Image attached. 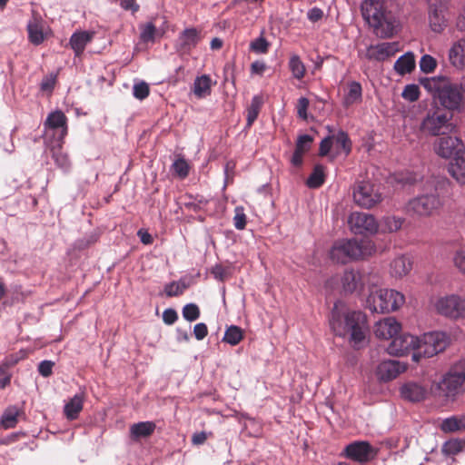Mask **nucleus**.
I'll list each match as a JSON object with an SVG mask.
<instances>
[{
    "instance_id": "14",
    "label": "nucleus",
    "mask_w": 465,
    "mask_h": 465,
    "mask_svg": "<svg viewBox=\"0 0 465 465\" xmlns=\"http://www.w3.org/2000/svg\"><path fill=\"white\" fill-rule=\"evenodd\" d=\"M348 223L351 232L355 234H374L378 232L379 228L374 216L365 213L355 212L351 213Z\"/></svg>"
},
{
    "instance_id": "51",
    "label": "nucleus",
    "mask_w": 465,
    "mask_h": 465,
    "mask_svg": "<svg viewBox=\"0 0 465 465\" xmlns=\"http://www.w3.org/2000/svg\"><path fill=\"white\" fill-rule=\"evenodd\" d=\"M185 285L180 286L176 282H172L164 286V292L168 297L179 296L183 293Z\"/></svg>"
},
{
    "instance_id": "7",
    "label": "nucleus",
    "mask_w": 465,
    "mask_h": 465,
    "mask_svg": "<svg viewBox=\"0 0 465 465\" xmlns=\"http://www.w3.org/2000/svg\"><path fill=\"white\" fill-rule=\"evenodd\" d=\"M449 344V338L442 331H431L418 337L416 351L412 353V360L419 361L420 358H430L442 352Z\"/></svg>"
},
{
    "instance_id": "9",
    "label": "nucleus",
    "mask_w": 465,
    "mask_h": 465,
    "mask_svg": "<svg viewBox=\"0 0 465 465\" xmlns=\"http://www.w3.org/2000/svg\"><path fill=\"white\" fill-rule=\"evenodd\" d=\"M353 199L357 205L371 209L382 201L380 188L370 182H360L353 189Z\"/></svg>"
},
{
    "instance_id": "21",
    "label": "nucleus",
    "mask_w": 465,
    "mask_h": 465,
    "mask_svg": "<svg viewBox=\"0 0 465 465\" xmlns=\"http://www.w3.org/2000/svg\"><path fill=\"white\" fill-rule=\"evenodd\" d=\"M45 127L58 134V140L63 141L67 134V117L62 111H54L49 114Z\"/></svg>"
},
{
    "instance_id": "61",
    "label": "nucleus",
    "mask_w": 465,
    "mask_h": 465,
    "mask_svg": "<svg viewBox=\"0 0 465 465\" xmlns=\"http://www.w3.org/2000/svg\"><path fill=\"white\" fill-rule=\"evenodd\" d=\"M455 266L462 272L465 273V251L457 252L454 256Z\"/></svg>"
},
{
    "instance_id": "19",
    "label": "nucleus",
    "mask_w": 465,
    "mask_h": 465,
    "mask_svg": "<svg viewBox=\"0 0 465 465\" xmlns=\"http://www.w3.org/2000/svg\"><path fill=\"white\" fill-rule=\"evenodd\" d=\"M201 31L195 27L186 28L180 33L177 50L183 54L190 53L201 41Z\"/></svg>"
},
{
    "instance_id": "32",
    "label": "nucleus",
    "mask_w": 465,
    "mask_h": 465,
    "mask_svg": "<svg viewBox=\"0 0 465 465\" xmlns=\"http://www.w3.org/2000/svg\"><path fill=\"white\" fill-rule=\"evenodd\" d=\"M84 394H75L65 405H64V415L68 420L77 419L80 411L84 406Z\"/></svg>"
},
{
    "instance_id": "13",
    "label": "nucleus",
    "mask_w": 465,
    "mask_h": 465,
    "mask_svg": "<svg viewBox=\"0 0 465 465\" xmlns=\"http://www.w3.org/2000/svg\"><path fill=\"white\" fill-rule=\"evenodd\" d=\"M434 143V151L441 158L456 157L463 153L465 146L458 136L450 134L440 135Z\"/></svg>"
},
{
    "instance_id": "45",
    "label": "nucleus",
    "mask_w": 465,
    "mask_h": 465,
    "mask_svg": "<svg viewBox=\"0 0 465 465\" xmlns=\"http://www.w3.org/2000/svg\"><path fill=\"white\" fill-rule=\"evenodd\" d=\"M174 173L181 179H184L189 174V164L183 158L177 159L172 165Z\"/></svg>"
},
{
    "instance_id": "48",
    "label": "nucleus",
    "mask_w": 465,
    "mask_h": 465,
    "mask_svg": "<svg viewBox=\"0 0 465 465\" xmlns=\"http://www.w3.org/2000/svg\"><path fill=\"white\" fill-rule=\"evenodd\" d=\"M269 45L268 41L263 36H261L251 42L250 49L256 54H266Z\"/></svg>"
},
{
    "instance_id": "44",
    "label": "nucleus",
    "mask_w": 465,
    "mask_h": 465,
    "mask_svg": "<svg viewBox=\"0 0 465 465\" xmlns=\"http://www.w3.org/2000/svg\"><path fill=\"white\" fill-rule=\"evenodd\" d=\"M312 143V136L309 134L300 135L296 141L295 151L304 154L311 149Z\"/></svg>"
},
{
    "instance_id": "33",
    "label": "nucleus",
    "mask_w": 465,
    "mask_h": 465,
    "mask_svg": "<svg viewBox=\"0 0 465 465\" xmlns=\"http://www.w3.org/2000/svg\"><path fill=\"white\" fill-rule=\"evenodd\" d=\"M414 68V54L410 52L400 56L394 64V70L401 75L411 73Z\"/></svg>"
},
{
    "instance_id": "53",
    "label": "nucleus",
    "mask_w": 465,
    "mask_h": 465,
    "mask_svg": "<svg viewBox=\"0 0 465 465\" xmlns=\"http://www.w3.org/2000/svg\"><path fill=\"white\" fill-rule=\"evenodd\" d=\"M462 450V442L458 440H449L443 446L447 454L455 455Z\"/></svg>"
},
{
    "instance_id": "1",
    "label": "nucleus",
    "mask_w": 465,
    "mask_h": 465,
    "mask_svg": "<svg viewBox=\"0 0 465 465\" xmlns=\"http://www.w3.org/2000/svg\"><path fill=\"white\" fill-rule=\"evenodd\" d=\"M330 325L332 331L340 337H349L351 346L361 349L366 343L369 331L367 317L360 311L341 312L337 303L331 312Z\"/></svg>"
},
{
    "instance_id": "5",
    "label": "nucleus",
    "mask_w": 465,
    "mask_h": 465,
    "mask_svg": "<svg viewBox=\"0 0 465 465\" xmlns=\"http://www.w3.org/2000/svg\"><path fill=\"white\" fill-rule=\"evenodd\" d=\"M405 302L404 295L392 289L372 291L367 297V308L372 312L388 313L400 309Z\"/></svg>"
},
{
    "instance_id": "36",
    "label": "nucleus",
    "mask_w": 465,
    "mask_h": 465,
    "mask_svg": "<svg viewBox=\"0 0 465 465\" xmlns=\"http://www.w3.org/2000/svg\"><path fill=\"white\" fill-rule=\"evenodd\" d=\"M288 68L296 80H302L306 74V67L298 54H292L288 62Z\"/></svg>"
},
{
    "instance_id": "62",
    "label": "nucleus",
    "mask_w": 465,
    "mask_h": 465,
    "mask_svg": "<svg viewBox=\"0 0 465 465\" xmlns=\"http://www.w3.org/2000/svg\"><path fill=\"white\" fill-rule=\"evenodd\" d=\"M208 436H212V432H209V433H206L205 431L195 432L192 436V443L193 445H202L206 441V440L208 439Z\"/></svg>"
},
{
    "instance_id": "20",
    "label": "nucleus",
    "mask_w": 465,
    "mask_h": 465,
    "mask_svg": "<svg viewBox=\"0 0 465 465\" xmlns=\"http://www.w3.org/2000/svg\"><path fill=\"white\" fill-rule=\"evenodd\" d=\"M401 325L395 318L388 317L376 323L374 333L380 339H393L401 331Z\"/></svg>"
},
{
    "instance_id": "63",
    "label": "nucleus",
    "mask_w": 465,
    "mask_h": 465,
    "mask_svg": "<svg viewBox=\"0 0 465 465\" xmlns=\"http://www.w3.org/2000/svg\"><path fill=\"white\" fill-rule=\"evenodd\" d=\"M323 16V11L319 7H313L309 10L307 17L310 21L315 23L321 20Z\"/></svg>"
},
{
    "instance_id": "55",
    "label": "nucleus",
    "mask_w": 465,
    "mask_h": 465,
    "mask_svg": "<svg viewBox=\"0 0 465 465\" xmlns=\"http://www.w3.org/2000/svg\"><path fill=\"white\" fill-rule=\"evenodd\" d=\"M386 227L390 232H396L401 229L403 221L401 218L387 217L385 219Z\"/></svg>"
},
{
    "instance_id": "22",
    "label": "nucleus",
    "mask_w": 465,
    "mask_h": 465,
    "mask_svg": "<svg viewBox=\"0 0 465 465\" xmlns=\"http://www.w3.org/2000/svg\"><path fill=\"white\" fill-rule=\"evenodd\" d=\"M406 365L399 361H384L378 366V374L382 381H391L404 372Z\"/></svg>"
},
{
    "instance_id": "4",
    "label": "nucleus",
    "mask_w": 465,
    "mask_h": 465,
    "mask_svg": "<svg viewBox=\"0 0 465 465\" xmlns=\"http://www.w3.org/2000/svg\"><path fill=\"white\" fill-rule=\"evenodd\" d=\"M375 252L371 240L355 239L336 241L330 250V258L337 263L345 264L351 261L364 259Z\"/></svg>"
},
{
    "instance_id": "34",
    "label": "nucleus",
    "mask_w": 465,
    "mask_h": 465,
    "mask_svg": "<svg viewBox=\"0 0 465 465\" xmlns=\"http://www.w3.org/2000/svg\"><path fill=\"white\" fill-rule=\"evenodd\" d=\"M212 79L208 74L196 77L193 83V94L198 98H203L211 94Z\"/></svg>"
},
{
    "instance_id": "38",
    "label": "nucleus",
    "mask_w": 465,
    "mask_h": 465,
    "mask_svg": "<svg viewBox=\"0 0 465 465\" xmlns=\"http://www.w3.org/2000/svg\"><path fill=\"white\" fill-rule=\"evenodd\" d=\"M325 182V167L322 164H316L312 173L307 179L306 184L309 188H319Z\"/></svg>"
},
{
    "instance_id": "37",
    "label": "nucleus",
    "mask_w": 465,
    "mask_h": 465,
    "mask_svg": "<svg viewBox=\"0 0 465 465\" xmlns=\"http://www.w3.org/2000/svg\"><path fill=\"white\" fill-rule=\"evenodd\" d=\"M20 414V411L15 406H11L7 408L1 417V426L5 429H13L18 422V416Z\"/></svg>"
},
{
    "instance_id": "6",
    "label": "nucleus",
    "mask_w": 465,
    "mask_h": 465,
    "mask_svg": "<svg viewBox=\"0 0 465 465\" xmlns=\"http://www.w3.org/2000/svg\"><path fill=\"white\" fill-rule=\"evenodd\" d=\"M451 120L452 113L437 108L427 114L420 124V131L430 136L451 134L456 128Z\"/></svg>"
},
{
    "instance_id": "39",
    "label": "nucleus",
    "mask_w": 465,
    "mask_h": 465,
    "mask_svg": "<svg viewBox=\"0 0 465 465\" xmlns=\"http://www.w3.org/2000/svg\"><path fill=\"white\" fill-rule=\"evenodd\" d=\"M52 158L54 160L56 165L63 169H68L70 162L68 156L63 153L62 141L58 140L55 145L51 148Z\"/></svg>"
},
{
    "instance_id": "58",
    "label": "nucleus",
    "mask_w": 465,
    "mask_h": 465,
    "mask_svg": "<svg viewBox=\"0 0 465 465\" xmlns=\"http://www.w3.org/2000/svg\"><path fill=\"white\" fill-rule=\"evenodd\" d=\"M178 319V314L173 309H166L163 312V320L164 323L171 325L173 324Z\"/></svg>"
},
{
    "instance_id": "12",
    "label": "nucleus",
    "mask_w": 465,
    "mask_h": 465,
    "mask_svg": "<svg viewBox=\"0 0 465 465\" xmlns=\"http://www.w3.org/2000/svg\"><path fill=\"white\" fill-rule=\"evenodd\" d=\"M465 381V371L457 367L450 369L438 384L439 390L446 397H454L461 391Z\"/></svg>"
},
{
    "instance_id": "28",
    "label": "nucleus",
    "mask_w": 465,
    "mask_h": 465,
    "mask_svg": "<svg viewBox=\"0 0 465 465\" xmlns=\"http://www.w3.org/2000/svg\"><path fill=\"white\" fill-rule=\"evenodd\" d=\"M362 100V87L359 82L352 81L347 85V91L344 94L342 104L345 107H350L354 104H359Z\"/></svg>"
},
{
    "instance_id": "11",
    "label": "nucleus",
    "mask_w": 465,
    "mask_h": 465,
    "mask_svg": "<svg viewBox=\"0 0 465 465\" xmlns=\"http://www.w3.org/2000/svg\"><path fill=\"white\" fill-rule=\"evenodd\" d=\"M377 453V450L366 440H355L348 444L342 451L345 458L361 464L371 461Z\"/></svg>"
},
{
    "instance_id": "8",
    "label": "nucleus",
    "mask_w": 465,
    "mask_h": 465,
    "mask_svg": "<svg viewBox=\"0 0 465 465\" xmlns=\"http://www.w3.org/2000/svg\"><path fill=\"white\" fill-rule=\"evenodd\" d=\"M442 206L443 201L435 188L411 199L407 204V212L418 217H431L437 214Z\"/></svg>"
},
{
    "instance_id": "16",
    "label": "nucleus",
    "mask_w": 465,
    "mask_h": 465,
    "mask_svg": "<svg viewBox=\"0 0 465 465\" xmlns=\"http://www.w3.org/2000/svg\"><path fill=\"white\" fill-rule=\"evenodd\" d=\"M370 275L365 272L346 270L341 277L342 289L347 293H353L363 290L369 282Z\"/></svg>"
},
{
    "instance_id": "57",
    "label": "nucleus",
    "mask_w": 465,
    "mask_h": 465,
    "mask_svg": "<svg viewBox=\"0 0 465 465\" xmlns=\"http://www.w3.org/2000/svg\"><path fill=\"white\" fill-rule=\"evenodd\" d=\"M193 334L198 341L204 339L208 334V328L205 323L200 322L194 325Z\"/></svg>"
},
{
    "instance_id": "43",
    "label": "nucleus",
    "mask_w": 465,
    "mask_h": 465,
    "mask_svg": "<svg viewBox=\"0 0 465 465\" xmlns=\"http://www.w3.org/2000/svg\"><path fill=\"white\" fill-rule=\"evenodd\" d=\"M420 95V88L417 84H407L401 93L402 98L409 102H416L419 100Z\"/></svg>"
},
{
    "instance_id": "60",
    "label": "nucleus",
    "mask_w": 465,
    "mask_h": 465,
    "mask_svg": "<svg viewBox=\"0 0 465 465\" xmlns=\"http://www.w3.org/2000/svg\"><path fill=\"white\" fill-rule=\"evenodd\" d=\"M55 81H56L55 75L51 74L49 76L45 77L41 83V90L52 92L53 89L54 88Z\"/></svg>"
},
{
    "instance_id": "18",
    "label": "nucleus",
    "mask_w": 465,
    "mask_h": 465,
    "mask_svg": "<svg viewBox=\"0 0 465 465\" xmlns=\"http://www.w3.org/2000/svg\"><path fill=\"white\" fill-rule=\"evenodd\" d=\"M28 41L34 45H40L46 38L45 21L36 10H32L31 17L26 25Z\"/></svg>"
},
{
    "instance_id": "17",
    "label": "nucleus",
    "mask_w": 465,
    "mask_h": 465,
    "mask_svg": "<svg viewBox=\"0 0 465 465\" xmlns=\"http://www.w3.org/2000/svg\"><path fill=\"white\" fill-rule=\"evenodd\" d=\"M417 341L418 337L411 334L396 335L387 347V351L391 355L403 356L411 351H416Z\"/></svg>"
},
{
    "instance_id": "41",
    "label": "nucleus",
    "mask_w": 465,
    "mask_h": 465,
    "mask_svg": "<svg viewBox=\"0 0 465 465\" xmlns=\"http://www.w3.org/2000/svg\"><path fill=\"white\" fill-rule=\"evenodd\" d=\"M242 339L243 331L236 325H231L226 329L223 341L235 346L239 344Z\"/></svg>"
},
{
    "instance_id": "49",
    "label": "nucleus",
    "mask_w": 465,
    "mask_h": 465,
    "mask_svg": "<svg viewBox=\"0 0 465 465\" xmlns=\"http://www.w3.org/2000/svg\"><path fill=\"white\" fill-rule=\"evenodd\" d=\"M183 316L189 322L196 321L200 317V309L194 303L186 304L183 308Z\"/></svg>"
},
{
    "instance_id": "42",
    "label": "nucleus",
    "mask_w": 465,
    "mask_h": 465,
    "mask_svg": "<svg viewBox=\"0 0 465 465\" xmlns=\"http://www.w3.org/2000/svg\"><path fill=\"white\" fill-rule=\"evenodd\" d=\"M140 29H141L140 39L142 42H143V43L153 42L154 35L156 33V27L152 22L141 25Z\"/></svg>"
},
{
    "instance_id": "31",
    "label": "nucleus",
    "mask_w": 465,
    "mask_h": 465,
    "mask_svg": "<svg viewBox=\"0 0 465 465\" xmlns=\"http://www.w3.org/2000/svg\"><path fill=\"white\" fill-rule=\"evenodd\" d=\"M450 174L460 184H465V158L460 155L454 157L448 166Z\"/></svg>"
},
{
    "instance_id": "23",
    "label": "nucleus",
    "mask_w": 465,
    "mask_h": 465,
    "mask_svg": "<svg viewBox=\"0 0 465 465\" xmlns=\"http://www.w3.org/2000/svg\"><path fill=\"white\" fill-rule=\"evenodd\" d=\"M401 394L404 400L419 402L426 398L427 390L420 383L410 381L401 386Z\"/></svg>"
},
{
    "instance_id": "24",
    "label": "nucleus",
    "mask_w": 465,
    "mask_h": 465,
    "mask_svg": "<svg viewBox=\"0 0 465 465\" xmlns=\"http://www.w3.org/2000/svg\"><path fill=\"white\" fill-rule=\"evenodd\" d=\"M94 36V32L80 31L75 32L70 37V45L76 56H80L87 44H89Z\"/></svg>"
},
{
    "instance_id": "35",
    "label": "nucleus",
    "mask_w": 465,
    "mask_h": 465,
    "mask_svg": "<svg viewBox=\"0 0 465 465\" xmlns=\"http://www.w3.org/2000/svg\"><path fill=\"white\" fill-rule=\"evenodd\" d=\"M440 428L447 433L465 430V415L449 417L442 420Z\"/></svg>"
},
{
    "instance_id": "52",
    "label": "nucleus",
    "mask_w": 465,
    "mask_h": 465,
    "mask_svg": "<svg viewBox=\"0 0 465 465\" xmlns=\"http://www.w3.org/2000/svg\"><path fill=\"white\" fill-rule=\"evenodd\" d=\"M310 102L306 97H301L298 99L296 109L297 115L299 118L302 120H306L308 118L307 110L309 107Z\"/></svg>"
},
{
    "instance_id": "26",
    "label": "nucleus",
    "mask_w": 465,
    "mask_h": 465,
    "mask_svg": "<svg viewBox=\"0 0 465 465\" xmlns=\"http://www.w3.org/2000/svg\"><path fill=\"white\" fill-rule=\"evenodd\" d=\"M412 269V261L409 256L401 255L391 263V273L396 278L406 276Z\"/></svg>"
},
{
    "instance_id": "54",
    "label": "nucleus",
    "mask_w": 465,
    "mask_h": 465,
    "mask_svg": "<svg viewBox=\"0 0 465 465\" xmlns=\"http://www.w3.org/2000/svg\"><path fill=\"white\" fill-rule=\"evenodd\" d=\"M332 145L333 140L331 135H329L322 139L320 143L319 155L322 157L326 156L330 153Z\"/></svg>"
},
{
    "instance_id": "25",
    "label": "nucleus",
    "mask_w": 465,
    "mask_h": 465,
    "mask_svg": "<svg viewBox=\"0 0 465 465\" xmlns=\"http://www.w3.org/2000/svg\"><path fill=\"white\" fill-rule=\"evenodd\" d=\"M156 425L153 421H140L130 427V438L138 441L143 438H149L155 430Z\"/></svg>"
},
{
    "instance_id": "47",
    "label": "nucleus",
    "mask_w": 465,
    "mask_h": 465,
    "mask_svg": "<svg viewBox=\"0 0 465 465\" xmlns=\"http://www.w3.org/2000/svg\"><path fill=\"white\" fill-rule=\"evenodd\" d=\"M247 223V217L242 206H237L234 209L233 225L237 230H243Z\"/></svg>"
},
{
    "instance_id": "46",
    "label": "nucleus",
    "mask_w": 465,
    "mask_h": 465,
    "mask_svg": "<svg viewBox=\"0 0 465 465\" xmlns=\"http://www.w3.org/2000/svg\"><path fill=\"white\" fill-rule=\"evenodd\" d=\"M437 67V61L430 54H424L420 60V68L425 74L432 73Z\"/></svg>"
},
{
    "instance_id": "30",
    "label": "nucleus",
    "mask_w": 465,
    "mask_h": 465,
    "mask_svg": "<svg viewBox=\"0 0 465 465\" xmlns=\"http://www.w3.org/2000/svg\"><path fill=\"white\" fill-rule=\"evenodd\" d=\"M264 104L262 95L257 94L252 98L250 105L246 109V127L250 128L259 116Z\"/></svg>"
},
{
    "instance_id": "56",
    "label": "nucleus",
    "mask_w": 465,
    "mask_h": 465,
    "mask_svg": "<svg viewBox=\"0 0 465 465\" xmlns=\"http://www.w3.org/2000/svg\"><path fill=\"white\" fill-rule=\"evenodd\" d=\"M54 362L51 361H43L38 365V371L43 377H49L53 372Z\"/></svg>"
},
{
    "instance_id": "40",
    "label": "nucleus",
    "mask_w": 465,
    "mask_h": 465,
    "mask_svg": "<svg viewBox=\"0 0 465 465\" xmlns=\"http://www.w3.org/2000/svg\"><path fill=\"white\" fill-rule=\"evenodd\" d=\"M331 136L333 144L336 145L338 150L342 151L346 155L351 152L352 143L347 133L341 130Z\"/></svg>"
},
{
    "instance_id": "2",
    "label": "nucleus",
    "mask_w": 465,
    "mask_h": 465,
    "mask_svg": "<svg viewBox=\"0 0 465 465\" xmlns=\"http://www.w3.org/2000/svg\"><path fill=\"white\" fill-rule=\"evenodd\" d=\"M363 19L373 28L380 38H391L396 33L399 22L396 16L386 11L377 0H364L361 5Z\"/></svg>"
},
{
    "instance_id": "27",
    "label": "nucleus",
    "mask_w": 465,
    "mask_h": 465,
    "mask_svg": "<svg viewBox=\"0 0 465 465\" xmlns=\"http://www.w3.org/2000/svg\"><path fill=\"white\" fill-rule=\"evenodd\" d=\"M449 59L450 64L457 68L465 65V37L452 45L449 51Z\"/></svg>"
},
{
    "instance_id": "29",
    "label": "nucleus",
    "mask_w": 465,
    "mask_h": 465,
    "mask_svg": "<svg viewBox=\"0 0 465 465\" xmlns=\"http://www.w3.org/2000/svg\"><path fill=\"white\" fill-rule=\"evenodd\" d=\"M448 7L429 6L430 26L434 32H441L446 26L444 12Z\"/></svg>"
},
{
    "instance_id": "15",
    "label": "nucleus",
    "mask_w": 465,
    "mask_h": 465,
    "mask_svg": "<svg viewBox=\"0 0 465 465\" xmlns=\"http://www.w3.org/2000/svg\"><path fill=\"white\" fill-rule=\"evenodd\" d=\"M399 51V44L392 43H381L375 45H370L365 52H359L360 57H364L369 61H384L391 56H393Z\"/></svg>"
},
{
    "instance_id": "10",
    "label": "nucleus",
    "mask_w": 465,
    "mask_h": 465,
    "mask_svg": "<svg viewBox=\"0 0 465 465\" xmlns=\"http://www.w3.org/2000/svg\"><path fill=\"white\" fill-rule=\"evenodd\" d=\"M434 308L439 314L450 319L465 318V298L455 294L439 297Z\"/></svg>"
},
{
    "instance_id": "3",
    "label": "nucleus",
    "mask_w": 465,
    "mask_h": 465,
    "mask_svg": "<svg viewBox=\"0 0 465 465\" xmlns=\"http://www.w3.org/2000/svg\"><path fill=\"white\" fill-rule=\"evenodd\" d=\"M420 84L436 98L448 112L459 111L463 96L457 84L446 76L422 78Z\"/></svg>"
},
{
    "instance_id": "64",
    "label": "nucleus",
    "mask_w": 465,
    "mask_h": 465,
    "mask_svg": "<svg viewBox=\"0 0 465 465\" xmlns=\"http://www.w3.org/2000/svg\"><path fill=\"white\" fill-rule=\"evenodd\" d=\"M266 70V64L262 61H254L251 64V73L262 75Z\"/></svg>"
},
{
    "instance_id": "50",
    "label": "nucleus",
    "mask_w": 465,
    "mask_h": 465,
    "mask_svg": "<svg viewBox=\"0 0 465 465\" xmlns=\"http://www.w3.org/2000/svg\"><path fill=\"white\" fill-rule=\"evenodd\" d=\"M150 94V88L149 85L144 83L141 82L139 84H134V96L139 100L145 99Z\"/></svg>"
},
{
    "instance_id": "59",
    "label": "nucleus",
    "mask_w": 465,
    "mask_h": 465,
    "mask_svg": "<svg viewBox=\"0 0 465 465\" xmlns=\"http://www.w3.org/2000/svg\"><path fill=\"white\" fill-rule=\"evenodd\" d=\"M98 241V235L92 233L87 237L81 239L77 242V247L79 249H84L89 247L90 245L95 243Z\"/></svg>"
}]
</instances>
